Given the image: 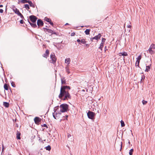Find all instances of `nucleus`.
<instances>
[{
    "instance_id": "obj_1",
    "label": "nucleus",
    "mask_w": 155,
    "mask_h": 155,
    "mask_svg": "<svg viewBox=\"0 0 155 155\" xmlns=\"http://www.w3.org/2000/svg\"><path fill=\"white\" fill-rule=\"evenodd\" d=\"M70 89L69 86H62L60 89V92L58 97L59 98L63 99L64 100H67L68 99L71 98V96L68 93L67 89Z\"/></svg>"
},
{
    "instance_id": "obj_2",
    "label": "nucleus",
    "mask_w": 155,
    "mask_h": 155,
    "mask_svg": "<svg viewBox=\"0 0 155 155\" xmlns=\"http://www.w3.org/2000/svg\"><path fill=\"white\" fill-rule=\"evenodd\" d=\"M60 112H64L68 110V106L66 104H62L60 106Z\"/></svg>"
},
{
    "instance_id": "obj_3",
    "label": "nucleus",
    "mask_w": 155,
    "mask_h": 155,
    "mask_svg": "<svg viewBox=\"0 0 155 155\" xmlns=\"http://www.w3.org/2000/svg\"><path fill=\"white\" fill-rule=\"evenodd\" d=\"M50 58L51 60H50L51 63H54L56 61V58L55 55L54 53H52L50 55Z\"/></svg>"
},
{
    "instance_id": "obj_4",
    "label": "nucleus",
    "mask_w": 155,
    "mask_h": 155,
    "mask_svg": "<svg viewBox=\"0 0 155 155\" xmlns=\"http://www.w3.org/2000/svg\"><path fill=\"white\" fill-rule=\"evenodd\" d=\"M95 114L92 112L89 111L87 113V115L88 117L91 119H94Z\"/></svg>"
},
{
    "instance_id": "obj_5",
    "label": "nucleus",
    "mask_w": 155,
    "mask_h": 155,
    "mask_svg": "<svg viewBox=\"0 0 155 155\" xmlns=\"http://www.w3.org/2000/svg\"><path fill=\"white\" fill-rule=\"evenodd\" d=\"M106 39L105 38H102L101 40V42L100 45V47H99V48L101 50V51L102 50V48H103L104 45V44Z\"/></svg>"
},
{
    "instance_id": "obj_6",
    "label": "nucleus",
    "mask_w": 155,
    "mask_h": 155,
    "mask_svg": "<svg viewBox=\"0 0 155 155\" xmlns=\"http://www.w3.org/2000/svg\"><path fill=\"white\" fill-rule=\"evenodd\" d=\"M56 112V111H54V112L53 113V117L55 119H57L58 118V117H60V114H61V112H60L58 113H56L55 114V112Z\"/></svg>"
},
{
    "instance_id": "obj_7",
    "label": "nucleus",
    "mask_w": 155,
    "mask_h": 155,
    "mask_svg": "<svg viewBox=\"0 0 155 155\" xmlns=\"http://www.w3.org/2000/svg\"><path fill=\"white\" fill-rule=\"evenodd\" d=\"M29 18L31 21L33 23H35L37 18L34 15H31L29 16Z\"/></svg>"
},
{
    "instance_id": "obj_8",
    "label": "nucleus",
    "mask_w": 155,
    "mask_h": 155,
    "mask_svg": "<svg viewBox=\"0 0 155 155\" xmlns=\"http://www.w3.org/2000/svg\"><path fill=\"white\" fill-rule=\"evenodd\" d=\"M49 51L48 50H46L45 51V52L42 55L43 57L45 58H47V57L48 56L49 54Z\"/></svg>"
},
{
    "instance_id": "obj_9",
    "label": "nucleus",
    "mask_w": 155,
    "mask_h": 155,
    "mask_svg": "<svg viewBox=\"0 0 155 155\" xmlns=\"http://www.w3.org/2000/svg\"><path fill=\"white\" fill-rule=\"evenodd\" d=\"M37 24L38 26H42L43 25V22L41 19H38L37 21Z\"/></svg>"
},
{
    "instance_id": "obj_10",
    "label": "nucleus",
    "mask_w": 155,
    "mask_h": 155,
    "mask_svg": "<svg viewBox=\"0 0 155 155\" xmlns=\"http://www.w3.org/2000/svg\"><path fill=\"white\" fill-rule=\"evenodd\" d=\"M13 10L14 12L18 15L20 13V12H19V10L15 7H14L13 8Z\"/></svg>"
},
{
    "instance_id": "obj_11",
    "label": "nucleus",
    "mask_w": 155,
    "mask_h": 155,
    "mask_svg": "<svg viewBox=\"0 0 155 155\" xmlns=\"http://www.w3.org/2000/svg\"><path fill=\"white\" fill-rule=\"evenodd\" d=\"M150 64L148 66H146V69L145 70V71L146 72H148L149 71H150V67L151 65V60H150Z\"/></svg>"
},
{
    "instance_id": "obj_12",
    "label": "nucleus",
    "mask_w": 155,
    "mask_h": 155,
    "mask_svg": "<svg viewBox=\"0 0 155 155\" xmlns=\"http://www.w3.org/2000/svg\"><path fill=\"white\" fill-rule=\"evenodd\" d=\"M101 35L100 34H99L95 36V37H93L94 39L96 40H98L99 39H100L101 37Z\"/></svg>"
},
{
    "instance_id": "obj_13",
    "label": "nucleus",
    "mask_w": 155,
    "mask_h": 155,
    "mask_svg": "<svg viewBox=\"0 0 155 155\" xmlns=\"http://www.w3.org/2000/svg\"><path fill=\"white\" fill-rule=\"evenodd\" d=\"M21 133L20 132L17 131L16 134V138L18 140H20L21 139Z\"/></svg>"
},
{
    "instance_id": "obj_14",
    "label": "nucleus",
    "mask_w": 155,
    "mask_h": 155,
    "mask_svg": "<svg viewBox=\"0 0 155 155\" xmlns=\"http://www.w3.org/2000/svg\"><path fill=\"white\" fill-rule=\"evenodd\" d=\"M141 58V56L140 55H139L138 57L137 58V62H138V64L137 65V67H139V64L140 63V60Z\"/></svg>"
},
{
    "instance_id": "obj_15",
    "label": "nucleus",
    "mask_w": 155,
    "mask_h": 155,
    "mask_svg": "<svg viewBox=\"0 0 155 155\" xmlns=\"http://www.w3.org/2000/svg\"><path fill=\"white\" fill-rule=\"evenodd\" d=\"M34 120L35 123L36 124L39 123L40 121L39 118L37 117H36L35 118Z\"/></svg>"
},
{
    "instance_id": "obj_16",
    "label": "nucleus",
    "mask_w": 155,
    "mask_h": 155,
    "mask_svg": "<svg viewBox=\"0 0 155 155\" xmlns=\"http://www.w3.org/2000/svg\"><path fill=\"white\" fill-rule=\"evenodd\" d=\"M71 61V59L70 58H68L65 59V63L67 64L68 65Z\"/></svg>"
},
{
    "instance_id": "obj_17",
    "label": "nucleus",
    "mask_w": 155,
    "mask_h": 155,
    "mask_svg": "<svg viewBox=\"0 0 155 155\" xmlns=\"http://www.w3.org/2000/svg\"><path fill=\"white\" fill-rule=\"evenodd\" d=\"M3 105L6 107H8L9 106V103L5 102H3Z\"/></svg>"
},
{
    "instance_id": "obj_18",
    "label": "nucleus",
    "mask_w": 155,
    "mask_h": 155,
    "mask_svg": "<svg viewBox=\"0 0 155 155\" xmlns=\"http://www.w3.org/2000/svg\"><path fill=\"white\" fill-rule=\"evenodd\" d=\"M28 3L29 4V5L30 6L32 7L33 8H34L35 7L34 5L32 2L31 1H29L28 2Z\"/></svg>"
},
{
    "instance_id": "obj_19",
    "label": "nucleus",
    "mask_w": 155,
    "mask_h": 155,
    "mask_svg": "<svg viewBox=\"0 0 155 155\" xmlns=\"http://www.w3.org/2000/svg\"><path fill=\"white\" fill-rule=\"evenodd\" d=\"M28 21L32 27L34 28H35L37 27V25L35 23H32L30 22H29V21Z\"/></svg>"
},
{
    "instance_id": "obj_20",
    "label": "nucleus",
    "mask_w": 155,
    "mask_h": 155,
    "mask_svg": "<svg viewBox=\"0 0 155 155\" xmlns=\"http://www.w3.org/2000/svg\"><path fill=\"white\" fill-rule=\"evenodd\" d=\"M91 30L89 29H87L84 31V32L86 35H88L90 34V31Z\"/></svg>"
},
{
    "instance_id": "obj_21",
    "label": "nucleus",
    "mask_w": 155,
    "mask_h": 155,
    "mask_svg": "<svg viewBox=\"0 0 155 155\" xmlns=\"http://www.w3.org/2000/svg\"><path fill=\"white\" fill-rule=\"evenodd\" d=\"M149 53L150 54H152L154 53V52L153 50V49L149 48L148 50Z\"/></svg>"
},
{
    "instance_id": "obj_22",
    "label": "nucleus",
    "mask_w": 155,
    "mask_h": 155,
    "mask_svg": "<svg viewBox=\"0 0 155 155\" xmlns=\"http://www.w3.org/2000/svg\"><path fill=\"white\" fill-rule=\"evenodd\" d=\"M149 48L152 49H155V45L154 44H152L150 45Z\"/></svg>"
},
{
    "instance_id": "obj_23",
    "label": "nucleus",
    "mask_w": 155,
    "mask_h": 155,
    "mask_svg": "<svg viewBox=\"0 0 155 155\" xmlns=\"http://www.w3.org/2000/svg\"><path fill=\"white\" fill-rule=\"evenodd\" d=\"M65 70H66V72L68 74H69L70 72L69 71V67H68V66H66V67H65Z\"/></svg>"
},
{
    "instance_id": "obj_24",
    "label": "nucleus",
    "mask_w": 155,
    "mask_h": 155,
    "mask_svg": "<svg viewBox=\"0 0 155 155\" xmlns=\"http://www.w3.org/2000/svg\"><path fill=\"white\" fill-rule=\"evenodd\" d=\"M29 0H21L20 2L22 3H28Z\"/></svg>"
},
{
    "instance_id": "obj_25",
    "label": "nucleus",
    "mask_w": 155,
    "mask_h": 155,
    "mask_svg": "<svg viewBox=\"0 0 155 155\" xmlns=\"http://www.w3.org/2000/svg\"><path fill=\"white\" fill-rule=\"evenodd\" d=\"M24 7L27 10H28L30 9V7L29 5L27 4H25L24 5Z\"/></svg>"
},
{
    "instance_id": "obj_26",
    "label": "nucleus",
    "mask_w": 155,
    "mask_h": 155,
    "mask_svg": "<svg viewBox=\"0 0 155 155\" xmlns=\"http://www.w3.org/2000/svg\"><path fill=\"white\" fill-rule=\"evenodd\" d=\"M45 148L47 150H50L51 149V146L49 145H48V146L46 147Z\"/></svg>"
},
{
    "instance_id": "obj_27",
    "label": "nucleus",
    "mask_w": 155,
    "mask_h": 155,
    "mask_svg": "<svg viewBox=\"0 0 155 155\" xmlns=\"http://www.w3.org/2000/svg\"><path fill=\"white\" fill-rule=\"evenodd\" d=\"M45 20L48 22H49L50 21H51V20L50 19L47 17L45 18Z\"/></svg>"
},
{
    "instance_id": "obj_28",
    "label": "nucleus",
    "mask_w": 155,
    "mask_h": 155,
    "mask_svg": "<svg viewBox=\"0 0 155 155\" xmlns=\"http://www.w3.org/2000/svg\"><path fill=\"white\" fill-rule=\"evenodd\" d=\"M134 151L133 149H132L130 150L129 152V154L130 155H132L133 154V152Z\"/></svg>"
},
{
    "instance_id": "obj_29",
    "label": "nucleus",
    "mask_w": 155,
    "mask_h": 155,
    "mask_svg": "<svg viewBox=\"0 0 155 155\" xmlns=\"http://www.w3.org/2000/svg\"><path fill=\"white\" fill-rule=\"evenodd\" d=\"M122 55L123 56H127L128 55L125 52H122Z\"/></svg>"
},
{
    "instance_id": "obj_30",
    "label": "nucleus",
    "mask_w": 155,
    "mask_h": 155,
    "mask_svg": "<svg viewBox=\"0 0 155 155\" xmlns=\"http://www.w3.org/2000/svg\"><path fill=\"white\" fill-rule=\"evenodd\" d=\"M4 88L6 90H8V87L7 85L6 84L4 85Z\"/></svg>"
},
{
    "instance_id": "obj_31",
    "label": "nucleus",
    "mask_w": 155,
    "mask_h": 155,
    "mask_svg": "<svg viewBox=\"0 0 155 155\" xmlns=\"http://www.w3.org/2000/svg\"><path fill=\"white\" fill-rule=\"evenodd\" d=\"M121 125L122 127H123L125 126V124L124 121L121 120Z\"/></svg>"
},
{
    "instance_id": "obj_32",
    "label": "nucleus",
    "mask_w": 155,
    "mask_h": 155,
    "mask_svg": "<svg viewBox=\"0 0 155 155\" xmlns=\"http://www.w3.org/2000/svg\"><path fill=\"white\" fill-rule=\"evenodd\" d=\"M46 31H47L48 32H50L51 33H52L53 32V31L50 29H46Z\"/></svg>"
},
{
    "instance_id": "obj_33",
    "label": "nucleus",
    "mask_w": 155,
    "mask_h": 155,
    "mask_svg": "<svg viewBox=\"0 0 155 155\" xmlns=\"http://www.w3.org/2000/svg\"><path fill=\"white\" fill-rule=\"evenodd\" d=\"M61 82L62 84H64L66 83V81L64 80L63 79H61Z\"/></svg>"
},
{
    "instance_id": "obj_34",
    "label": "nucleus",
    "mask_w": 155,
    "mask_h": 155,
    "mask_svg": "<svg viewBox=\"0 0 155 155\" xmlns=\"http://www.w3.org/2000/svg\"><path fill=\"white\" fill-rule=\"evenodd\" d=\"M81 42L84 44L86 43V41H85V40L84 39H82L81 40Z\"/></svg>"
},
{
    "instance_id": "obj_35",
    "label": "nucleus",
    "mask_w": 155,
    "mask_h": 155,
    "mask_svg": "<svg viewBox=\"0 0 155 155\" xmlns=\"http://www.w3.org/2000/svg\"><path fill=\"white\" fill-rule=\"evenodd\" d=\"M142 103L143 105H145L147 104V101L143 100L142 101Z\"/></svg>"
},
{
    "instance_id": "obj_36",
    "label": "nucleus",
    "mask_w": 155,
    "mask_h": 155,
    "mask_svg": "<svg viewBox=\"0 0 155 155\" xmlns=\"http://www.w3.org/2000/svg\"><path fill=\"white\" fill-rule=\"evenodd\" d=\"M18 15L19 16H20L21 18L23 19V18H24L23 15L21 14V13L19 14Z\"/></svg>"
},
{
    "instance_id": "obj_37",
    "label": "nucleus",
    "mask_w": 155,
    "mask_h": 155,
    "mask_svg": "<svg viewBox=\"0 0 155 155\" xmlns=\"http://www.w3.org/2000/svg\"><path fill=\"white\" fill-rule=\"evenodd\" d=\"M42 127H46V128H47V127H47V125H46V124H43V125H42Z\"/></svg>"
},
{
    "instance_id": "obj_38",
    "label": "nucleus",
    "mask_w": 155,
    "mask_h": 155,
    "mask_svg": "<svg viewBox=\"0 0 155 155\" xmlns=\"http://www.w3.org/2000/svg\"><path fill=\"white\" fill-rule=\"evenodd\" d=\"M75 35V33L74 32L72 33L71 34V36H74Z\"/></svg>"
},
{
    "instance_id": "obj_39",
    "label": "nucleus",
    "mask_w": 155,
    "mask_h": 155,
    "mask_svg": "<svg viewBox=\"0 0 155 155\" xmlns=\"http://www.w3.org/2000/svg\"><path fill=\"white\" fill-rule=\"evenodd\" d=\"M122 142H120V150H121V149H122Z\"/></svg>"
},
{
    "instance_id": "obj_40",
    "label": "nucleus",
    "mask_w": 155,
    "mask_h": 155,
    "mask_svg": "<svg viewBox=\"0 0 155 155\" xmlns=\"http://www.w3.org/2000/svg\"><path fill=\"white\" fill-rule=\"evenodd\" d=\"M49 23H50V24L51 25H52V26H53V25H54V24H53V23L52 22H51V21H50V22H49Z\"/></svg>"
},
{
    "instance_id": "obj_41",
    "label": "nucleus",
    "mask_w": 155,
    "mask_h": 155,
    "mask_svg": "<svg viewBox=\"0 0 155 155\" xmlns=\"http://www.w3.org/2000/svg\"><path fill=\"white\" fill-rule=\"evenodd\" d=\"M71 135L70 134H68V138H69L70 137H71Z\"/></svg>"
},
{
    "instance_id": "obj_42",
    "label": "nucleus",
    "mask_w": 155,
    "mask_h": 155,
    "mask_svg": "<svg viewBox=\"0 0 155 155\" xmlns=\"http://www.w3.org/2000/svg\"><path fill=\"white\" fill-rule=\"evenodd\" d=\"M23 22L24 21L23 20H21L20 21V23L21 24H23Z\"/></svg>"
},
{
    "instance_id": "obj_43",
    "label": "nucleus",
    "mask_w": 155,
    "mask_h": 155,
    "mask_svg": "<svg viewBox=\"0 0 155 155\" xmlns=\"http://www.w3.org/2000/svg\"><path fill=\"white\" fill-rule=\"evenodd\" d=\"M3 10L2 9H0V13H3Z\"/></svg>"
},
{
    "instance_id": "obj_44",
    "label": "nucleus",
    "mask_w": 155,
    "mask_h": 155,
    "mask_svg": "<svg viewBox=\"0 0 155 155\" xmlns=\"http://www.w3.org/2000/svg\"><path fill=\"white\" fill-rule=\"evenodd\" d=\"M12 87H15V84L14 83H12Z\"/></svg>"
},
{
    "instance_id": "obj_45",
    "label": "nucleus",
    "mask_w": 155,
    "mask_h": 155,
    "mask_svg": "<svg viewBox=\"0 0 155 155\" xmlns=\"http://www.w3.org/2000/svg\"><path fill=\"white\" fill-rule=\"evenodd\" d=\"M94 39H93V38H90V40L91 41H93V40H94Z\"/></svg>"
},
{
    "instance_id": "obj_46",
    "label": "nucleus",
    "mask_w": 155,
    "mask_h": 155,
    "mask_svg": "<svg viewBox=\"0 0 155 155\" xmlns=\"http://www.w3.org/2000/svg\"><path fill=\"white\" fill-rule=\"evenodd\" d=\"M144 78V75L142 76V78H141V81L142 80V79H143Z\"/></svg>"
},
{
    "instance_id": "obj_47",
    "label": "nucleus",
    "mask_w": 155,
    "mask_h": 155,
    "mask_svg": "<svg viewBox=\"0 0 155 155\" xmlns=\"http://www.w3.org/2000/svg\"><path fill=\"white\" fill-rule=\"evenodd\" d=\"M105 49V51H106V50H107V47L105 46L104 47Z\"/></svg>"
},
{
    "instance_id": "obj_48",
    "label": "nucleus",
    "mask_w": 155,
    "mask_h": 155,
    "mask_svg": "<svg viewBox=\"0 0 155 155\" xmlns=\"http://www.w3.org/2000/svg\"><path fill=\"white\" fill-rule=\"evenodd\" d=\"M122 52L120 53L119 54V56H122Z\"/></svg>"
},
{
    "instance_id": "obj_49",
    "label": "nucleus",
    "mask_w": 155,
    "mask_h": 155,
    "mask_svg": "<svg viewBox=\"0 0 155 155\" xmlns=\"http://www.w3.org/2000/svg\"><path fill=\"white\" fill-rule=\"evenodd\" d=\"M137 64H138V62H137L136 61V63H135V66H136V67L137 66Z\"/></svg>"
},
{
    "instance_id": "obj_50",
    "label": "nucleus",
    "mask_w": 155,
    "mask_h": 155,
    "mask_svg": "<svg viewBox=\"0 0 155 155\" xmlns=\"http://www.w3.org/2000/svg\"><path fill=\"white\" fill-rule=\"evenodd\" d=\"M81 40H80L79 39H78L77 40V41L78 42H81Z\"/></svg>"
},
{
    "instance_id": "obj_51",
    "label": "nucleus",
    "mask_w": 155,
    "mask_h": 155,
    "mask_svg": "<svg viewBox=\"0 0 155 155\" xmlns=\"http://www.w3.org/2000/svg\"><path fill=\"white\" fill-rule=\"evenodd\" d=\"M131 27V26L130 25H127V27L129 28H130Z\"/></svg>"
},
{
    "instance_id": "obj_52",
    "label": "nucleus",
    "mask_w": 155,
    "mask_h": 155,
    "mask_svg": "<svg viewBox=\"0 0 155 155\" xmlns=\"http://www.w3.org/2000/svg\"><path fill=\"white\" fill-rule=\"evenodd\" d=\"M3 7V5H0V8L1 7Z\"/></svg>"
},
{
    "instance_id": "obj_53",
    "label": "nucleus",
    "mask_w": 155,
    "mask_h": 155,
    "mask_svg": "<svg viewBox=\"0 0 155 155\" xmlns=\"http://www.w3.org/2000/svg\"><path fill=\"white\" fill-rule=\"evenodd\" d=\"M68 25V23H66V24H65V25Z\"/></svg>"
},
{
    "instance_id": "obj_54",
    "label": "nucleus",
    "mask_w": 155,
    "mask_h": 155,
    "mask_svg": "<svg viewBox=\"0 0 155 155\" xmlns=\"http://www.w3.org/2000/svg\"><path fill=\"white\" fill-rule=\"evenodd\" d=\"M82 91H84L85 90H82Z\"/></svg>"
},
{
    "instance_id": "obj_55",
    "label": "nucleus",
    "mask_w": 155,
    "mask_h": 155,
    "mask_svg": "<svg viewBox=\"0 0 155 155\" xmlns=\"http://www.w3.org/2000/svg\"><path fill=\"white\" fill-rule=\"evenodd\" d=\"M66 118L68 117V115H66Z\"/></svg>"
},
{
    "instance_id": "obj_56",
    "label": "nucleus",
    "mask_w": 155,
    "mask_h": 155,
    "mask_svg": "<svg viewBox=\"0 0 155 155\" xmlns=\"http://www.w3.org/2000/svg\"><path fill=\"white\" fill-rule=\"evenodd\" d=\"M3 149H3V148H2V151L3 150Z\"/></svg>"
},
{
    "instance_id": "obj_57",
    "label": "nucleus",
    "mask_w": 155,
    "mask_h": 155,
    "mask_svg": "<svg viewBox=\"0 0 155 155\" xmlns=\"http://www.w3.org/2000/svg\"><path fill=\"white\" fill-rule=\"evenodd\" d=\"M8 155H11V154H8Z\"/></svg>"
},
{
    "instance_id": "obj_58",
    "label": "nucleus",
    "mask_w": 155,
    "mask_h": 155,
    "mask_svg": "<svg viewBox=\"0 0 155 155\" xmlns=\"http://www.w3.org/2000/svg\"><path fill=\"white\" fill-rule=\"evenodd\" d=\"M19 3H20V2H18V3L19 4Z\"/></svg>"
},
{
    "instance_id": "obj_59",
    "label": "nucleus",
    "mask_w": 155,
    "mask_h": 155,
    "mask_svg": "<svg viewBox=\"0 0 155 155\" xmlns=\"http://www.w3.org/2000/svg\"><path fill=\"white\" fill-rule=\"evenodd\" d=\"M87 45H88V44H86V46H87Z\"/></svg>"
},
{
    "instance_id": "obj_60",
    "label": "nucleus",
    "mask_w": 155,
    "mask_h": 155,
    "mask_svg": "<svg viewBox=\"0 0 155 155\" xmlns=\"http://www.w3.org/2000/svg\"><path fill=\"white\" fill-rule=\"evenodd\" d=\"M97 112H98V113H99V110H98Z\"/></svg>"
}]
</instances>
